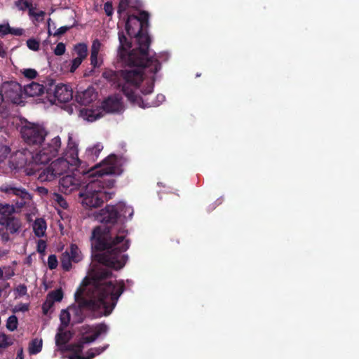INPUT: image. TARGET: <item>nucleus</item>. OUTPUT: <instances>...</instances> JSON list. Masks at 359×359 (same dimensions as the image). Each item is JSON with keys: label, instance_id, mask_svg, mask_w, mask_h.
<instances>
[{"label": "nucleus", "instance_id": "obj_1", "mask_svg": "<svg viewBox=\"0 0 359 359\" xmlns=\"http://www.w3.org/2000/svg\"><path fill=\"white\" fill-rule=\"evenodd\" d=\"M149 26V14L147 11H140L138 15H127L125 29L130 36L135 35L138 46L130 50L132 47L130 39L127 37L123 31H119L118 55L128 65H133L138 68L121 70L118 73L109 70L102 74L103 77L121 89L128 101L141 107H148L153 104L150 102H144L142 97L135 92L144 79L143 68L148 67L151 72L156 74L161 67V62L156 58V53L153 55H149L151 39L148 33Z\"/></svg>", "mask_w": 359, "mask_h": 359}, {"label": "nucleus", "instance_id": "obj_2", "mask_svg": "<svg viewBox=\"0 0 359 359\" xmlns=\"http://www.w3.org/2000/svg\"><path fill=\"white\" fill-rule=\"evenodd\" d=\"M133 214L131 206L119 202L116 205H107L95 215V218L104 225L92 231L91 245L96 252L93 257L106 269H121L127 263L128 255L126 251L131 241L127 238L128 231L124 222L132 219Z\"/></svg>", "mask_w": 359, "mask_h": 359}, {"label": "nucleus", "instance_id": "obj_3", "mask_svg": "<svg viewBox=\"0 0 359 359\" xmlns=\"http://www.w3.org/2000/svg\"><path fill=\"white\" fill-rule=\"evenodd\" d=\"M112 274L110 269L105 268L96 269L92 271L88 285L91 298L79 297L76 292L75 297L77 306L70 307L74 322H83L86 318L85 310L93 311L95 317L109 316L112 313L126 289L124 280H109Z\"/></svg>", "mask_w": 359, "mask_h": 359}, {"label": "nucleus", "instance_id": "obj_4", "mask_svg": "<svg viewBox=\"0 0 359 359\" xmlns=\"http://www.w3.org/2000/svg\"><path fill=\"white\" fill-rule=\"evenodd\" d=\"M123 172V168L120 165L117 155L111 154L104 159L98 167H95L91 175L96 177V179L91 180L86 186L83 191L80 193L82 198L83 205L88 208H96L100 207L105 200L112 198L113 193L107 191L109 187H113L116 180L106 179L104 175L116 174L119 175Z\"/></svg>", "mask_w": 359, "mask_h": 359}, {"label": "nucleus", "instance_id": "obj_5", "mask_svg": "<svg viewBox=\"0 0 359 359\" xmlns=\"http://www.w3.org/2000/svg\"><path fill=\"white\" fill-rule=\"evenodd\" d=\"M61 138L59 135L54 137L50 141L44 143L40 150L36 152H30L31 158L27 162H25V171L28 175H36L38 180L40 179L41 172L50 166L47 165L43 167V165H46L47 162L50 161L53 157H55L61 148Z\"/></svg>", "mask_w": 359, "mask_h": 359}, {"label": "nucleus", "instance_id": "obj_6", "mask_svg": "<svg viewBox=\"0 0 359 359\" xmlns=\"http://www.w3.org/2000/svg\"><path fill=\"white\" fill-rule=\"evenodd\" d=\"M80 163L81 161L79 156L77 144L69 137L65 155L52 161L50 167L41 172L39 178L42 180H55L57 177L67 172L71 165L76 166V165H80Z\"/></svg>", "mask_w": 359, "mask_h": 359}, {"label": "nucleus", "instance_id": "obj_7", "mask_svg": "<svg viewBox=\"0 0 359 359\" xmlns=\"http://www.w3.org/2000/svg\"><path fill=\"white\" fill-rule=\"evenodd\" d=\"M123 107L122 97L120 95H111L102 102L100 108H83L80 110V115L83 119L90 122L96 121L104 115L103 111L107 113H118L121 111Z\"/></svg>", "mask_w": 359, "mask_h": 359}, {"label": "nucleus", "instance_id": "obj_8", "mask_svg": "<svg viewBox=\"0 0 359 359\" xmlns=\"http://www.w3.org/2000/svg\"><path fill=\"white\" fill-rule=\"evenodd\" d=\"M109 327L106 324H97L95 327H83L82 335L76 344H70L67 345V349L72 352V355H81L84 345L86 343H93L102 334H107Z\"/></svg>", "mask_w": 359, "mask_h": 359}, {"label": "nucleus", "instance_id": "obj_9", "mask_svg": "<svg viewBox=\"0 0 359 359\" xmlns=\"http://www.w3.org/2000/svg\"><path fill=\"white\" fill-rule=\"evenodd\" d=\"M20 133L24 142L28 145H39L41 148L48 132L43 125L29 122L21 128Z\"/></svg>", "mask_w": 359, "mask_h": 359}, {"label": "nucleus", "instance_id": "obj_10", "mask_svg": "<svg viewBox=\"0 0 359 359\" xmlns=\"http://www.w3.org/2000/svg\"><path fill=\"white\" fill-rule=\"evenodd\" d=\"M15 208L9 203H0V225L8 230V234L17 233L22 228V222L15 217Z\"/></svg>", "mask_w": 359, "mask_h": 359}, {"label": "nucleus", "instance_id": "obj_11", "mask_svg": "<svg viewBox=\"0 0 359 359\" xmlns=\"http://www.w3.org/2000/svg\"><path fill=\"white\" fill-rule=\"evenodd\" d=\"M46 97L50 102H68L72 100L74 93L67 84H54L50 82L46 88Z\"/></svg>", "mask_w": 359, "mask_h": 359}, {"label": "nucleus", "instance_id": "obj_12", "mask_svg": "<svg viewBox=\"0 0 359 359\" xmlns=\"http://www.w3.org/2000/svg\"><path fill=\"white\" fill-rule=\"evenodd\" d=\"M1 191L5 192L7 195H15L20 198L19 202H16L18 207H23L32 199V196L25 188L18 187L15 184H5L1 187Z\"/></svg>", "mask_w": 359, "mask_h": 359}, {"label": "nucleus", "instance_id": "obj_13", "mask_svg": "<svg viewBox=\"0 0 359 359\" xmlns=\"http://www.w3.org/2000/svg\"><path fill=\"white\" fill-rule=\"evenodd\" d=\"M4 98H6L13 103H19L22 99V87L18 82L4 83L1 86Z\"/></svg>", "mask_w": 359, "mask_h": 359}, {"label": "nucleus", "instance_id": "obj_14", "mask_svg": "<svg viewBox=\"0 0 359 359\" xmlns=\"http://www.w3.org/2000/svg\"><path fill=\"white\" fill-rule=\"evenodd\" d=\"M59 189L60 191L69 194V192L76 190L80 186L79 180L72 175H66L59 180Z\"/></svg>", "mask_w": 359, "mask_h": 359}, {"label": "nucleus", "instance_id": "obj_15", "mask_svg": "<svg viewBox=\"0 0 359 359\" xmlns=\"http://www.w3.org/2000/svg\"><path fill=\"white\" fill-rule=\"evenodd\" d=\"M97 97V93L95 88L93 87H88L86 90H83V91H77L75 95V100L81 104H89V103L95 101Z\"/></svg>", "mask_w": 359, "mask_h": 359}, {"label": "nucleus", "instance_id": "obj_16", "mask_svg": "<svg viewBox=\"0 0 359 359\" xmlns=\"http://www.w3.org/2000/svg\"><path fill=\"white\" fill-rule=\"evenodd\" d=\"M102 46V43L98 40V39H95L92 43L91 48H90V64L96 68V67H100L101 65V62H99L98 55L100 51Z\"/></svg>", "mask_w": 359, "mask_h": 359}, {"label": "nucleus", "instance_id": "obj_17", "mask_svg": "<svg viewBox=\"0 0 359 359\" xmlns=\"http://www.w3.org/2000/svg\"><path fill=\"white\" fill-rule=\"evenodd\" d=\"M109 347V345H104V346H98V347H91V348H88V350L86 353V355L83 356V355H70V359H92L93 357H95L97 355H100L107 348Z\"/></svg>", "mask_w": 359, "mask_h": 359}, {"label": "nucleus", "instance_id": "obj_18", "mask_svg": "<svg viewBox=\"0 0 359 359\" xmlns=\"http://www.w3.org/2000/svg\"><path fill=\"white\" fill-rule=\"evenodd\" d=\"M72 337V332H70V330H65L61 324L60 327H59V331L55 336V344L57 346H59V347H62V346L67 344L68 341H69Z\"/></svg>", "mask_w": 359, "mask_h": 359}, {"label": "nucleus", "instance_id": "obj_19", "mask_svg": "<svg viewBox=\"0 0 359 359\" xmlns=\"http://www.w3.org/2000/svg\"><path fill=\"white\" fill-rule=\"evenodd\" d=\"M45 89L43 84L32 82L29 84L25 86L24 93L27 94V95L34 97V95H40V94L43 93Z\"/></svg>", "mask_w": 359, "mask_h": 359}, {"label": "nucleus", "instance_id": "obj_20", "mask_svg": "<svg viewBox=\"0 0 359 359\" xmlns=\"http://www.w3.org/2000/svg\"><path fill=\"white\" fill-rule=\"evenodd\" d=\"M10 115V110L8 102L4 100L2 88L0 93V124L4 122V119L8 118Z\"/></svg>", "mask_w": 359, "mask_h": 359}, {"label": "nucleus", "instance_id": "obj_21", "mask_svg": "<svg viewBox=\"0 0 359 359\" xmlns=\"http://www.w3.org/2000/svg\"><path fill=\"white\" fill-rule=\"evenodd\" d=\"M46 226V222L45 219L43 218L36 219L33 223V230L38 237H42V236H44Z\"/></svg>", "mask_w": 359, "mask_h": 359}, {"label": "nucleus", "instance_id": "obj_22", "mask_svg": "<svg viewBox=\"0 0 359 359\" xmlns=\"http://www.w3.org/2000/svg\"><path fill=\"white\" fill-rule=\"evenodd\" d=\"M102 149V144H101V143H97V144H95L93 147L87 149L86 155L88 160H96Z\"/></svg>", "mask_w": 359, "mask_h": 359}, {"label": "nucleus", "instance_id": "obj_23", "mask_svg": "<svg viewBox=\"0 0 359 359\" xmlns=\"http://www.w3.org/2000/svg\"><path fill=\"white\" fill-rule=\"evenodd\" d=\"M76 53L78 55L79 58V65L82 63L83 59H86L88 55V45L85 43H77L74 46Z\"/></svg>", "mask_w": 359, "mask_h": 359}, {"label": "nucleus", "instance_id": "obj_24", "mask_svg": "<svg viewBox=\"0 0 359 359\" xmlns=\"http://www.w3.org/2000/svg\"><path fill=\"white\" fill-rule=\"evenodd\" d=\"M71 307L67 308V309H62L60 313V320L62 326L64 327H67L68 325H69L71 321Z\"/></svg>", "mask_w": 359, "mask_h": 359}, {"label": "nucleus", "instance_id": "obj_25", "mask_svg": "<svg viewBox=\"0 0 359 359\" xmlns=\"http://www.w3.org/2000/svg\"><path fill=\"white\" fill-rule=\"evenodd\" d=\"M60 261L62 269L66 271H69V269H72L70 249L69 250H65V252L62 253Z\"/></svg>", "mask_w": 359, "mask_h": 359}, {"label": "nucleus", "instance_id": "obj_26", "mask_svg": "<svg viewBox=\"0 0 359 359\" xmlns=\"http://www.w3.org/2000/svg\"><path fill=\"white\" fill-rule=\"evenodd\" d=\"M43 348V341L42 339H38V338H34L30 341L29 346V351L30 353H39L40 351H41Z\"/></svg>", "mask_w": 359, "mask_h": 359}, {"label": "nucleus", "instance_id": "obj_27", "mask_svg": "<svg viewBox=\"0 0 359 359\" xmlns=\"http://www.w3.org/2000/svg\"><path fill=\"white\" fill-rule=\"evenodd\" d=\"M15 4L20 11L28 9L29 15L32 16L34 13V6L31 1L24 0L22 2H15Z\"/></svg>", "mask_w": 359, "mask_h": 359}, {"label": "nucleus", "instance_id": "obj_28", "mask_svg": "<svg viewBox=\"0 0 359 359\" xmlns=\"http://www.w3.org/2000/svg\"><path fill=\"white\" fill-rule=\"evenodd\" d=\"M70 257L71 263L72 260H74V262H79L81 259V252L76 244H71L70 245Z\"/></svg>", "mask_w": 359, "mask_h": 359}, {"label": "nucleus", "instance_id": "obj_29", "mask_svg": "<svg viewBox=\"0 0 359 359\" xmlns=\"http://www.w3.org/2000/svg\"><path fill=\"white\" fill-rule=\"evenodd\" d=\"M53 297H51V291H50L42 304L43 314H48L50 309L53 308Z\"/></svg>", "mask_w": 359, "mask_h": 359}, {"label": "nucleus", "instance_id": "obj_30", "mask_svg": "<svg viewBox=\"0 0 359 359\" xmlns=\"http://www.w3.org/2000/svg\"><path fill=\"white\" fill-rule=\"evenodd\" d=\"M18 326V318L15 315H11L8 318L6 327L11 331H14Z\"/></svg>", "mask_w": 359, "mask_h": 359}, {"label": "nucleus", "instance_id": "obj_31", "mask_svg": "<svg viewBox=\"0 0 359 359\" xmlns=\"http://www.w3.org/2000/svg\"><path fill=\"white\" fill-rule=\"evenodd\" d=\"M27 46L30 50L38 51L40 48V41L37 39H34V37H31L27 40Z\"/></svg>", "mask_w": 359, "mask_h": 359}, {"label": "nucleus", "instance_id": "obj_32", "mask_svg": "<svg viewBox=\"0 0 359 359\" xmlns=\"http://www.w3.org/2000/svg\"><path fill=\"white\" fill-rule=\"evenodd\" d=\"M52 199H54L62 208H67L68 204L65 198L60 193H53Z\"/></svg>", "mask_w": 359, "mask_h": 359}, {"label": "nucleus", "instance_id": "obj_33", "mask_svg": "<svg viewBox=\"0 0 359 359\" xmlns=\"http://www.w3.org/2000/svg\"><path fill=\"white\" fill-rule=\"evenodd\" d=\"M130 5V0H120L117 13L119 17H121L123 13H125L126 11H127L128 6Z\"/></svg>", "mask_w": 359, "mask_h": 359}, {"label": "nucleus", "instance_id": "obj_34", "mask_svg": "<svg viewBox=\"0 0 359 359\" xmlns=\"http://www.w3.org/2000/svg\"><path fill=\"white\" fill-rule=\"evenodd\" d=\"M50 296H52L53 305H54L55 301H61L62 299L64 293L62 288H56V290L51 291Z\"/></svg>", "mask_w": 359, "mask_h": 359}, {"label": "nucleus", "instance_id": "obj_35", "mask_svg": "<svg viewBox=\"0 0 359 359\" xmlns=\"http://www.w3.org/2000/svg\"><path fill=\"white\" fill-rule=\"evenodd\" d=\"M48 266L49 269H56L57 266H58V260L57 256L55 255H50L48 257Z\"/></svg>", "mask_w": 359, "mask_h": 359}, {"label": "nucleus", "instance_id": "obj_36", "mask_svg": "<svg viewBox=\"0 0 359 359\" xmlns=\"http://www.w3.org/2000/svg\"><path fill=\"white\" fill-rule=\"evenodd\" d=\"M22 73L27 79H34V77L38 76V72L35 69H24Z\"/></svg>", "mask_w": 359, "mask_h": 359}, {"label": "nucleus", "instance_id": "obj_37", "mask_svg": "<svg viewBox=\"0 0 359 359\" xmlns=\"http://www.w3.org/2000/svg\"><path fill=\"white\" fill-rule=\"evenodd\" d=\"M66 51V45L64 43H57L54 53L55 55H62L65 54Z\"/></svg>", "mask_w": 359, "mask_h": 359}, {"label": "nucleus", "instance_id": "obj_38", "mask_svg": "<svg viewBox=\"0 0 359 359\" xmlns=\"http://www.w3.org/2000/svg\"><path fill=\"white\" fill-rule=\"evenodd\" d=\"M15 292L18 294V296L22 297V296H25L27 292V287L26 285H19L15 289Z\"/></svg>", "mask_w": 359, "mask_h": 359}, {"label": "nucleus", "instance_id": "obj_39", "mask_svg": "<svg viewBox=\"0 0 359 359\" xmlns=\"http://www.w3.org/2000/svg\"><path fill=\"white\" fill-rule=\"evenodd\" d=\"M80 65V60L79 55L74 58L70 65L69 71L70 72H75L76 69H77L78 67Z\"/></svg>", "mask_w": 359, "mask_h": 359}, {"label": "nucleus", "instance_id": "obj_40", "mask_svg": "<svg viewBox=\"0 0 359 359\" xmlns=\"http://www.w3.org/2000/svg\"><path fill=\"white\" fill-rule=\"evenodd\" d=\"M105 13L107 16H112L114 13V7L112 2H106L104 5Z\"/></svg>", "mask_w": 359, "mask_h": 359}, {"label": "nucleus", "instance_id": "obj_41", "mask_svg": "<svg viewBox=\"0 0 359 359\" xmlns=\"http://www.w3.org/2000/svg\"><path fill=\"white\" fill-rule=\"evenodd\" d=\"M10 152L11 149L8 146H5V144H1V146H0V158H5Z\"/></svg>", "mask_w": 359, "mask_h": 359}, {"label": "nucleus", "instance_id": "obj_42", "mask_svg": "<svg viewBox=\"0 0 359 359\" xmlns=\"http://www.w3.org/2000/svg\"><path fill=\"white\" fill-rule=\"evenodd\" d=\"M11 344H12V342H8L6 334H0V347H8Z\"/></svg>", "mask_w": 359, "mask_h": 359}, {"label": "nucleus", "instance_id": "obj_43", "mask_svg": "<svg viewBox=\"0 0 359 359\" xmlns=\"http://www.w3.org/2000/svg\"><path fill=\"white\" fill-rule=\"evenodd\" d=\"M0 235L4 242H8V241H9L10 235L8 233V231H7L5 227H3V226H1L0 229Z\"/></svg>", "mask_w": 359, "mask_h": 359}, {"label": "nucleus", "instance_id": "obj_44", "mask_svg": "<svg viewBox=\"0 0 359 359\" xmlns=\"http://www.w3.org/2000/svg\"><path fill=\"white\" fill-rule=\"evenodd\" d=\"M71 27H68V25H62V27H60L54 33V35H61L65 34L67 30H69Z\"/></svg>", "mask_w": 359, "mask_h": 359}, {"label": "nucleus", "instance_id": "obj_45", "mask_svg": "<svg viewBox=\"0 0 359 359\" xmlns=\"http://www.w3.org/2000/svg\"><path fill=\"white\" fill-rule=\"evenodd\" d=\"M11 30L9 24H0V33L1 34H8Z\"/></svg>", "mask_w": 359, "mask_h": 359}, {"label": "nucleus", "instance_id": "obj_46", "mask_svg": "<svg viewBox=\"0 0 359 359\" xmlns=\"http://www.w3.org/2000/svg\"><path fill=\"white\" fill-rule=\"evenodd\" d=\"M9 33L15 35H22L24 33V29L22 28H12V27H10Z\"/></svg>", "mask_w": 359, "mask_h": 359}, {"label": "nucleus", "instance_id": "obj_47", "mask_svg": "<svg viewBox=\"0 0 359 359\" xmlns=\"http://www.w3.org/2000/svg\"><path fill=\"white\" fill-rule=\"evenodd\" d=\"M46 248V245L45 241L43 240H39L38 245H37V250L39 252H43Z\"/></svg>", "mask_w": 359, "mask_h": 359}, {"label": "nucleus", "instance_id": "obj_48", "mask_svg": "<svg viewBox=\"0 0 359 359\" xmlns=\"http://www.w3.org/2000/svg\"><path fill=\"white\" fill-rule=\"evenodd\" d=\"M34 9L35 8L34 7V13H33L32 16H34L35 19L37 21H39V20H43V17L46 15L45 11H39V13H35Z\"/></svg>", "mask_w": 359, "mask_h": 359}, {"label": "nucleus", "instance_id": "obj_49", "mask_svg": "<svg viewBox=\"0 0 359 359\" xmlns=\"http://www.w3.org/2000/svg\"><path fill=\"white\" fill-rule=\"evenodd\" d=\"M153 90H154V84H149V86L146 87V88H144L142 90V92L144 94H149V93H152Z\"/></svg>", "mask_w": 359, "mask_h": 359}, {"label": "nucleus", "instance_id": "obj_50", "mask_svg": "<svg viewBox=\"0 0 359 359\" xmlns=\"http://www.w3.org/2000/svg\"><path fill=\"white\" fill-rule=\"evenodd\" d=\"M37 191H39L41 195H47V194H48V189L45 188V187H38Z\"/></svg>", "mask_w": 359, "mask_h": 359}, {"label": "nucleus", "instance_id": "obj_51", "mask_svg": "<svg viewBox=\"0 0 359 359\" xmlns=\"http://www.w3.org/2000/svg\"><path fill=\"white\" fill-rule=\"evenodd\" d=\"M16 359H24V354L22 348L19 350L17 353Z\"/></svg>", "mask_w": 359, "mask_h": 359}, {"label": "nucleus", "instance_id": "obj_52", "mask_svg": "<svg viewBox=\"0 0 359 359\" xmlns=\"http://www.w3.org/2000/svg\"><path fill=\"white\" fill-rule=\"evenodd\" d=\"M165 98V97L164 95H161V93H160L159 95H157V99H158V102H162V101H164Z\"/></svg>", "mask_w": 359, "mask_h": 359}, {"label": "nucleus", "instance_id": "obj_53", "mask_svg": "<svg viewBox=\"0 0 359 359\" xmlns=\"http://www.w3.org/2000/svg\"><path fill=\"white\" fill-rule=\"evenodd\" d=\"M6 54V52H5V50H2V49L0 48V56H5Z\"/></svg>", "mask_w": 359, "mask_h": 359}, {"label": "nucleus", "instance_id": "obj_54", "mask_svg": "<svg viewBox=\"0 0 359 359\" xmlns=\"http://www.w3.org/2000/svg\"><path fill=\"white\" fill-rule=\"evenodd\" d=\"M4 276V271L1 268H0V278H3Z\"/></svg>", "mask_w": 359, "mask_h": 359}, {"label": "nucleus", "instance_id": "obj_55", "mask_svg": "<svg viewBox=\"0 0 359 359\" xmlns=\"http://www.w3.org/2000/svg\"><path fill=\"white\" fill-rule=\"evenodd\" d=\"M28 307L27 306H23L22 308V310H27Z\"/></svg>", "mask_w": 359, "mask_h": 359}, {"label": "nucleus", "instance_id": "obj_56", "mask_svg": "<svg viewBox=\"0 0 359 359\" xmlns=\"http://www.w3.org/2000/svg\"><path fill=\"white\" fill-rule=\"evenodd\" d=\"M48 34H51V31H50V29H48Z\"/></svg>", "mask_w": 359, "mask_h": 359}, {"label": "nucleus", "instance_id": "obj_57", "mask_svg": "<svg viewBox=\"0 0 359 359\" xmlns=\"http://www.w3.org/2000/svg\"><path fill=\"white\" fill-rule=\"evenodd\" d=\"M1 292H2V288H0V296L1 294Z\"/></svg>", "mask_w": 359, "mask_h": 359}, {"label": "nucleus", "instance_id": "obj_58", "mask_svg": "<svg viewBox=\"0 0 359 359\" xmlns=\"http://www.w3.org/2000/svg\"><path fill=\"white\" fill-rule=\"evenodd\" d=\"M18 1H23V0H18Z\"/></svg>", "mask_w": 359, "mask_h": 359}]
</instances>
